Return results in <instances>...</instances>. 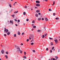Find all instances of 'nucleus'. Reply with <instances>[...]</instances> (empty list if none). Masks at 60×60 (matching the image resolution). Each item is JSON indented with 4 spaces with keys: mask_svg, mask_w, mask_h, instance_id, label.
Here are the masks:
<instances>
[{
    "mask_svg": "<svg viewBox=\"0 0 60 60\" xmlns=\"http://www.w3.org/2000/svg\"><path fill=\"white\" fill-rule=\"evenodd\" d=\"M31 37H30V36L29 37V39H30V40H31V39H32V38H31Z\"/></svg>",
    "mask_w": 60,
    "mask_h": 60,
    "instance_id": "79ce46f5",
    "label": "nucleus"
},
{
    "mask_svg": "<svg viewBox=\"0 0 60 60\" xmlns=\"http://www.w3.org/2000/svg\"><path fill=\"white\" fill-rule=\"evenodd\" d=\"M18 12V11H17L14 12V13H17Z\"/></svg>",
    "mask_w": 60,
    "mask_h": 60,
    "instance_id": "f8f14e48",
    "label": "nucleus"
},
{
    "mask_svg": "<svg viewBox=\"0 0 60 60\" xmlns=\"http://www.w3.org/2000/svg\"><path fill=\"white\" fill-rule=\"evenodd\" d=\"M24 34H25V33H24V32L22 33V35H24Z\"/></svg>",
    "mask_w": 60,
    "mask_h": 60,
    "instance_id": "b1692460",
    "label": "nucleus"
},
{
    "mask_svg": "<svg viewBox=\"0 0 60 60\" xmlns=\"http://www.w3.org/2000/svg\"><path fill=\"white\" fill-rule=\"evenodd\" d=\"M37 31L38 32H41V30H37Z\"/></svg>",
    "mask_w": 60,
    "mask_h": 60,
    "instance_id": "c85d7f7f",
    "label": "nucleus"
},
{
    "mask_svg": "<svg viewBox=\"0 0 60 60\" xmlns=\"http://www.w3.org/2000/svg\"><path fill=\"white\" fill-rule=\"evenodd\" d=\"M41 18H39L38 19V20L39 21V20H41Z\"/></svg>",
    "mask_w": 60,
    "mask_h": 60,
    "instance_id": "412c9836",
    "label": "nucleus"
},
{
    "mask_svg": "<svg viewBox=\"0 0 60 60\" xmlns=\"http://www.w3.org/2000/svg\"><path fill=\"white\" fill-rule=\"evenodd\" d=\"M9 5L11 8V4H9Z\"/></svg>",
    "mask_w": 60,
    "mask_h": 60,
    "instance_id": "f3484780",
    "label": "nucleus"
},
{
    "mask_svg": "<svg viewBox=\"0 0 60 60\" xmlns=\"http://www.w3.org/2000/svg\"><path fill=\"white\" fill-rule=\"evenodd\" d=\"M30 37L32 38H34V36L33 35H31L30 36Z\"/></svg>",
    "mask_w": 60,
    "mask_h": 60,
    "instance_id": "423d86ee",
    "label": "nucleus"
},
{
    "mask_svg": "<svg viewBox=\"0 0 60 60\" xmlns=\"http://www.w3.org/2000/svg\"><path fill=\"white\" fill-rule=\"evenodd\" d=\"M5 56L6 57V58H7V59H8V56H7L5 55Z\"/></svg>",
    "mask_w": 60,
    "mask_h": 60,
    "instance_id": "393cba45",
    "label": "nucleus"
},
{
    "mask_svg": "<svg viewBox=\"0 0 60 60\" xmlns=\"http://www.w3.org/2000/svg\"><path fill=\"white\" fill-rule=\"evenodd\" d=\"M11 16H12V17H13V18H14V16H15V15H12Z\"/></svg>",
    "mask_w": 60,
    "mask_h": 60,
    "instance_id": "5701e85b",
    "label": "nucleus"
},
{
    "mask_svg": "<svg viewBox=\"0 0 60 60\" xmlns=\"http://www.w3.org/2000/svg\"><path fill=\"white\" fill-rule=\"evenodd\" d=\"M36 27V26H33V28H35Z\"/></svg>",
    "mask_w": 60,
    "mask_h": 60,
    "instance_id": "a211bd4d",
    "label": "nucleus"
},
{
    "mask_svg": "<svg viewBox=\"0 0 60 60\" xmlns=\"http://www.w3.org/2000/svg\"><path fill=\"white\" fill-rule=\"evenodd\" d=\"M15 48H16V47H17V46H16V45H15Z\"/></svg>",
    "mask_w": 60,
    "mask_h": 60,
    "instance_id": "69168bd1",
    "label": "nucleus"
},
{
    "mask_svg": "<svg viewBox=\"0 0 60 60\" xmlns=\"http://www.w3.org/2000/svg\"><path fill=\"white\" fill-rule=\"evenodd\" d=\"M14 37H16V34H14Z\"/></svg>",
    "mask_w": 60,
    "mask_h": 60,
    "instance_id": "4be33fe9",
    "label": "nucleus"
},
{
    "mask_svg": "<svg viewBox=\"0 0 60 60\" xmlns=\"http://www.w3.org/2000/svg\"><path fill=\"white\" fill-rule=\"evenodd\" d=\"M51 45H53V43H52V42H51L50 43Z\"/></svg>",
    "mask_w": 60,
    "mask_h": 60,
    "instance_id": "bb28decb",
    "label": "nucleus"
},
{
    "mask_svg": "<svg viewBox=\"0 0 60 60\" xmlns=\"http://www.w3.org/2000/svg\"><path fill=\"white\" fill-rule=\"evenodd\" d=\"M53 4H55V1H53Z\"/></svg>",
    "mask_w": 60,
    "mask_h": 60,
    "instance_id": "603ef678",
    "label": "nucleus"
},
{
    "mask_svg": "<svg viewBox=\"0 0 60 60\" xmlns=\"http://www.w3.org/2000/svg\"><path fill=\"white\" fill-rule=\"evenodd\" d=\"M40 11L39 10H38L36 11V12H37L38 13L39 12H40Z\"/></svg>",
    "mask_w": 60,
    "mask_h": 60,
    "instance_id": "9d476101",
    "label": "nucleus"
},
{
    "mask_svg": "<svg viewBox=\"0 0 60 60\" xmlns=\"http://www.w3.org/2000/svg\"><path fill=\"white\" fill-rule=\"evenodd\" d=\"M33 51L34 53H35V50H33Z\"/></svg>",
    "mask_w": 60,
    "mask_h": 60,
    "instance_id": "c03bdc74",
    "label": "nucleus"
},
{
    "mask_svg": "<svg viewBox=\"0 0 60 60\" xmlns=\"http://www.w3.org/2000/svg\"><path fill=\"white\" fill-rule=\"evenodd\" d=\"M14 20H15V21H16V22H17V19H15Z\"/></svg>",
    "mask_w": 60,
    "mask_h": 60,
    "instance_id": "de8ad7c7",
    "label": "nucleus"
},
{
    "mask_svg": "<svg viewBox=\"0 0 60 60\" xmlns=\"http://www.w3.org/2000/svg\"><path fill=\"white\" fill-rule=\"evenodd\" d=\"M1 53L3 54H4V50H2L1 51Z\"/></svg>",
    "mask_w": 60,
    "mask_h": 60,
    "instance_id": "f03ea898",
    "label": "nucleus"
},
{
    "mask_svg": "<svg viewBox=\"0 0 60 60\" xmlns=\"http://www.w3.org/2000/svg\"><path fill=\"white\" fill-rule=\"evenodd\" d=\"M24 55H26V52H24Z\"/></svg>",
    "mask_w": 60,
    "mask_h": 60,
    "instance_id": "58836bf2",
    "label": "nucleus"
},
{
    "mask_svg": "<svg viewBox=\"0 0 60 60\" xmlns=\"http://www.w3.org/2000/svg\"><path fill=\"white\" fill-rule=\"evenodd\" d=\"M55 19H56V20H58V19H59V18H58L57 17L55 18Z\"/></svg>",
    "mask_w": 60,
    "mask_h": 60,
    "instance_id": "4468645a",
    "label": "nucleus"
},
{
    "mask_svg": "<svg viewBox=\"0 0 60 60\" xmlns=\"http://www.w3.org/2000/svg\"><path fill=\"white\" fill-rule=\"evenodd\" d=\"M53 16H55L56 15V13H53Z\"/></svg>",
    "mask_w": 60,
    "mask_h": 60,
    "instance_id": "c756f323",
    "label": "nucleus"
},
{
    "mask_svg": "<svg viewBox=\"0 0 60 60\" xmlns=\"http://www.w3.org/2000/svg\"><path fill=\"white\" fill-rule=\"evenodd\" d=\"M54 41H55L56 43H57L58 42V41L57 40V39L56 40H54Z\"/></svg>",
    "mask_w": 60,
    "mask_h": 60,
    "instance_id": "20e7f679",
    "label": "nucleus"
},
{
    "mask_svg": "<svg viewBox=\"0 0 60 60\" xmlns=\"http://www.w3.org/2000/svg\"><path fill=\"white\" fill-rule=\"evenodd\" d=\"M29 41V39H27L26 41L27 42H28V41Z\"/></svg>",
    "mask_w": 60,
    "mask_h": 60,
    "instance_id": "ea45409f",
    "label": "nucleus"
},
{
    "mask_svg": "<svg viewBox=\"0 0 60 60\" xmlns=\"http://www.w3.org/2000/svg\"><path fill=\"white\" fill-rule=\"evenodd\" d=\"M31 10H32H32H33V8H31Z\"/></svg>",
    "mask_w": 60,
    "mask_h": 60,
    "instance_id": "0e129e2a",
    "label": "nucleus"
},
{
    "mask_svg": "<svg viewBox=\"0 0 60 60\" xmlns=\"http://www.w3.org/2000/svg\"><path fill=\"white\" fill-rule=\"evenodd\" d=\"M51 11H52V10L51 9Z\"/></svg>",
    "mask_w": 60,
    "mask_h": 60,
    "instance_id": "774afa93",
    "label": "nucleus"
},
{
    "mask_svg": "<svg viewBox=\"0 0 60 60\" xmlns=\"http://www.w3.org/2000/svg\"><path fill=\"white\" fill-rule=\"evenodd\" d=\"M18 35H20V32H19L18 33Z\"/></svg>",
    "mask_w": 60,
    "mask_h": 60,
    "instance_id": "a878e982",
    "label": "nucleus"
},
{
    "mask_svg": "<svg viewBox=\"0 0 60 60\" xmlns=\"http://www.w3.org/2000/svg\"><path fill=\"white\" fill-rule=\"evenodd\" d=\"M10 23H12V24H13V21H11V20L10 21Z\"/></svg>",
    "mask_w": 60,
    "mask_h": 60,
    "instance_id": "ddd939ff",
    "label": "nucleus"
},
{
    "mask_svg": "<svg viewBox=\"0 0 60 60\" xmlns=\"http://www.w3.org/2000/svg\"><path fill=\"white\" fill-rule=\"evenodd\" d=\"M4 31L5 32H6V33H7V32H8V30L6 29L5 28H4Z\"/></svg>",
    "mask_w": 60,
    "mask_h": 60,
    "instance_id": "f257e3e1",
    "label": "nucleus"
},
{
    "mask_svg": "<svg viewBox=\"0 0 60 60\" xmlns=\"http://www.w3.org/2000/svg\"><path fill=\"white\" fill-rule=\"evenodd\" d=\"M23 14L24 15H26V13L25 12H24L23 13Z\"/></svg>",
    "mask_w": 60,
    "mask_h": 60,
    "instance_id": "1a4fd4ad",
    "label": "nucleus"
},
{
    "mask_svg": "<svg viewBox=\"0 0 60 60\" xmlns=\"http://www.w3.org/2000/svg\"><path fill=\"white\" fill-rule=\"evenodd\" d=\"M24 8H27V6H26V5H25V6L24 7Z\"/></svg>",
    "mask_w": 60,
    "mask_h": 60,
    "instance_id": "2f4dec72",
    "label": "nucleus"
},
{
    "mask_svg": "<svg viewBox=\"0 0 60 60\" xmlns=\"http://www.w3.org/2000/svg\"><path fill=\"white\" fill-rule=\"evenodd\" d=\"M47 34H46L45 35V36H46L47 35Z\"/></svg>",
    "mask_w": 60,
    "mask_h": 60,
    "instance_id": "4d7b16f0",
    "label": "nucleus"
},
{
    "mask_svg": "<svg viewBox=\"0 0 60 60\" xmlns=\"http://www.w3.org/2000/svg\"><path fill=\"white\" fill-rule=\"evenodd\" d=\"M55 57L56 59H58V57L57 56H56Z\"/></svg>",
    "mask_w": 60,
    "mask_h": 60,
    "instance_id": "cd10ccee",
    "label": "nucleus"
},
{
    "mask_svg": "<svg viewBox=\"0 0 60 60\" xmlns=\"http://www.w3.org/2000/svg\"><path fill=\"white\" fill-rule=\"evenodd\" d=\"M54 47H53L52 48V50H53V49H54Z\"/></svg>",
    "mask_w": 60,
    "mask_h": 60,
    "instance_id": "473e14b6",
    "label": "nucleus"
},
{
    "mask_svg": "<svg viewBox=\"0 0 60 60\" xmlns=\"http://www.w3.org/2000/svg\"><path fill=\"white\" fill-rule=\"evenodd\" d=\"M10 34V32H8L7 33V34L8 35H9Z\"/></svg>",
    "mask_w": 60,
    "mask_h": 60,
    "instance_id": "2eb2a0df",
    "label": "nucleus"
},
{
    "mask_svg": "<svg viewBox=\"0 0 60 60\" xmlns=\"http://www.w3.org/2000/svg\"><path fill=\"white\" fill-rule=\"evenodd\" d=\"M45 1H46V2H47L48 1V0H45Z\"/></svg>",
    "mask_w": 60,
    "mask_h": 60,
    "instance_id": "13d9d810",
    "label": "nucleus"
},
{
    "mask_svg": "<svg viewBox=\"0 0 60 60\" xmlns=\"http://www.w3.org/2000/svg\"><path fill=\"white\" fill-rule=\"evenodd\" d=\"M20 22V20H18L17 22Z\"/></svg>",
    "mask_w": 60,
    "mask_h": 60,
    "instance_id": "e433bc0d",
    "label": "nucleus"
},
{
    "mask_svg": "<svg viewBox=\"0 0 60 60\" xmlns=\"http://www.w3.org/2000/svg\"><path fill=\"white\" fill-rule=\"evenodd\" d=\"M42 38H44V35H43L42 36Z\"/></svg>",
    "mask_w": 60,
    "mask_h": 60,
    "instance_id": "6ab92c4d",
    "label": "nucleus"
},
{
    "mask_svg": "<svg viewBox=\"0 0 60 60\" xmlns=\"http://www.w3.org/2000/svg\"><path fill=\"white\" fill-rule=\"evenodd\" d=\"M49 39L50 40H53V38H49Z\"/></svg>",
    "mask_w": 60,
    "mask_h": 60,
    "instance_id": "c9c22d12",
    "label": "nucleus"
},
{
    "mask_svg": "<svg viewBox=\"0 0 60 60\" xmlns=\"http://www.w3.org/2000/svg\"><path fill=\"white\" fill-rule=\"evenodd\" d=\"M15 25L16 26H18V24H15Z\"/></svg>",
    "mask_w": 60,
    "mask_h": 60,
    "instance_id": "3c124183",
    "label": "nucleus"
},
{
    "mask_svg": "<svg viewBox=\"0 0 60 60\" xmlns=\"http://www.w3.org/2000/svg\"><path fill=\"white\" fill-rule=\"evenodd\" d=\"M44 18H43L42 19V20H44Z\"/></svg>",
    "mask_w": 60,
    "mask_h": 60,
    "instance_id": "8fccbe9b",
    "label": "nucleus"
},
{
    "mask_svg": "<svg viewBox=\"0 0 60 60\" xmlns=\"http://www.w3.org/2000/svg\"><path fill=\"white\" fill-rule=\"evenodd\" d=\"M23 24H24V25H25V23H24Z\"/></svg>",
    "mask_w": 60,
    "mask_h": 60,
    "instance_id": "338daca9",
    "label": "nucleus"
},
{
    "mask_svg": "<svg viewBox=\"0 0 60 60\" xmlns=\"http://www.w3.org/2000/svg\"><path fill=\"white\" fill-rule=\"evenodd\" d=\"M36 6H38V7H39L40 6V4H36Z\"/></svg>",
    "mask_w": 60,
    "mask_h": 60,
    "instance_id": "7ed1b4c3",
    "label": "nucleus"
},
{
    "mask_svg": "<svg viewBox=\"0 0 60 60\" xmlns=\"http://www.w3.org/2000/svg\"><path fill=\"white\" fill-rule=\"evenodd\" d=\"M34 44V43L33 42L31 43V45H33Z\"/></svg>",
    "mask_w": 60,
    "mask_h": 60,
    "instance_id": "37998d69",
    "label": "nucleus"
},
{
    "mask_svg": "<svg viewBox=\"0 0 60 60\" xmlns=\"http://www.w3.org/2000/svg\"><path fill=\"white\" fill-rule=\"evenodd\" d=\"M49 11H51V9H49Z\"/></svg>",
    "mask_w": 60,
    "mask_h": 60,
    "instance_id": "864d4df0",
    "label": "nucleus"
},
{
    "mask_svg": "<svg viewBox=\"0 0 60 60\" xmlns=\"http://www.w3.org/2000/svg\"><path fill=\"white\" fill-rule=\"evenodd\" d=\"M32 26H34V24H32Z\"/></svg>",
    "mask_w": 60,
    "mask_h": 60,
    "instance_id": "a18cd8bd",
    "label": "nucleus"
},
{
    "mask_svg": "<svg viewBox=\"0 0 60 60\" xmlns=\"http://www.w3.org/2000/svg\"><path fill=\"white\" fill-rule=\"evenodd\" d=\"M45 20L46 21H48V19L47 18H45Z\"/></svg>",
    "mask_w": 60,
    "mask_h": 60,
    "instance_id": "0eeeda50",
    "label": "nucleus"
},
{
    "mask_svg": "<svg viewBox=\"0 0 60 60\" xmlns=\"http://www.w3.org/2000/svg\"><path fill=\"white\" fill-rule=\"evenodd\" d=\"M32 23H35L34 21V20H33V21L32 22Z\"/></svg>",
    "mask_w": 60,
    "mask_h": 60,
    "instance_id": "7c9ffc66",
    "label": "nucleus"
},
{
    "mask_svg": "<svg viewBox=\"0 0 60 60\" xmlns=\"http://www.w3.org/2000/svg\"><path fill=\"white\" fill-rule=\"evenodd\" d=\"M19 51L20 52V53L21 54H22V51H21V50H19Z\"/></svg>",
    "mask_w": 60,
    "mask_h": 60,
    "instance_id": "6e6552de",
    "label": "nucleus"
},
{
    "mask_svg": "<svg viewBox=\"0 0 60 60\" xmlns=\"http://www.w3.org/2000/svg\"><path fill=\"white\" fill-rule=\"evenodd\" d=\"M35 16L36 17H38L39 16V15L37 14H36L35 15Z\"/></svg>",
    "mask_w": 60,
    "mask_h": 60,
    "instance_id": "9b49d317",
    "label": "nucleus"
},
{
    "mask_svg": "<svg viewBox=\"0 0 60 60\" xmlns=\"http://www.w3.org/2000/svg\"><path fill=\"white\" fill-rule=\"evenodd\" d=\"M48 48H47L46 49V50H47V51H48Z\"/></svg>",
    "mask_w": 60,
    "mask_h": 60,
    "instance_id": "09e8293b",
    "label": "nucleus"
},
{
    "mask_svg": "<svg viewBox=\"0 0 60 60\" xmlns=\"http://www.w3.org/2000/svg\"><path fill=\"white\" fill-rule=\"evenodd\" d=\"M41 14V13H38V15H40Z\"/></svg>",
    "mask_w": 60,
    "mask_h": 60,
    "instance_id": "6e6d98bb",
    "label": "nucleus"
},
{
    "mask_svg": "<svg viewBox=\"0 0 60 60\" xmlns=\"http://www.w3.org/2000/svg\"><path fill=\"white\" fill-rule=\"evenodd\" d=\"M50 53H52V50H50Z\"/></svg>",
    "mask_w": 60,
    "mask_h": 60,
    "instance_id": "4c0bfd02",
    "label": "nucleus"
},
{
    "mask_svg": "<svg viewBox=\"0 0 60 60\" xmlns=\"http://www.w3.org/2000/svg\"><path fill=\"white\" fill-rule=\"evenodd\" d=\"M32 40L33 41H34V38H32Z\"/></svg>",
    "mask_w": 60,
    "mask_h": 60,
    "instance_id": "5fc2aeb1",
    "label": "nucleus"
},
{
    "mask_svg": "<svg viewBox=\"0 0 60 60\" xmlns=\"http://www.w3.org/2000/svg\"><path fill=\"white\" fill-rule=\"evenodd\" d=\"M53 60H57V59H55L54 58H53L52 59Z\"/></svg>",
    "mask_w": 60,
    "mask_h": 60,
    "instance_id": "72a5a7b5",
    "label": "nucleus"
},
{
    "mask_svg": "<svg viewBox=\"0 0 60 60\" xmlns=\"http://www.w3.org/2000/svg\"><path fill=\"white\" fill-rule=\"evenodd\" d=\"M35 8H37V7H35Z\"/></svg>",
    "mask_w": 60,
    "mask_h": 60,
    "instance_id": "bf43d9fd",
    "label": "nucleus"
},
{
    "mask_svg": "<svg viewBox=\"0 0 60 60\" xmlns=\"http://www.w3.org/2000/svg\"><path fill=\"white\" fill-rule=\"evenodd\" d=\"M17 49H19V50H20V48H19V47H17Z\"/></svg>",
    "mask_w": 60,
    "mask_h": 60,
    "instance_id": "dca6fc26",
    "label": "nucleus"
},
{
    "mask_svg": "<svg viewBox=\"0 0 60 60\" xmlns=\"http://www.w3.org/2000/svg\"><path fill=\"white\" fill-rule=\"evenodd\" d=\"M6 54H8V52H6Z\"/></svg>",
    "mask_w": 60,
    "mask_h": 60,
    "instance_id": "f704fd0d",
    "label": "nucleus"
},
{
    "mask_svg": "<svg viewBox=\"0 0 60 60\" xmlns=\"http://www.w3.org/2000/svg\"><path fill=\"white\" fill-rule=\"evenodd\" d=\"M23 45V44H22L21 45Z\"/></svg>",
    "mask_w": 60,
    "mask_h": 60,
    "instance_id": "052dcab7",
    "label": "nucleus"
},
{
    "mask_svg": "<svg viewBox=\"0 0 60 60\" xmlns=\"http://www.w3.org/2000/svg\"><path fill=\"white\" fill-rule=\"evenodd\" d=\"M44 29H46V28L45 27H44Z\"/></svg>",
    "mask_w": 60,
    "mask_h": 60,
    "instance_id": "680f3d73",
    "label": "nucleus"
},
{
    "mask_svg": "<svg viewBox=\"0 0 60 60\" xmlns=\"http://www.w3.org/2000/svg\"><path fill=\"white\" fill-rule=\"evenodd\" d=\"M32 31H33V30H34V29H32Z\"/></svg>",
    "mask_w": 60,
    "mask_h": 60,
    "instance_id": "e2e57ef3",
    "label": "nucleus"
},
{
    "mask_svg": "<svg viewBox=\"0 0 60 60\" xmlns=\"http://www.w3.org/2000/svg\"><path fill=\"white\" fill-rule=\"evenodd\" d=\"M23 58H25V59H26V56H23Z\"/></svg>",
    "mask_w": 60,
    "mask_h": 60,
    "instance_id": "aec40b11",
    "label": "nucleus"
},
{
    "mask_svg": "<svg viewBox=\"0 0 60 60\" xmlns=\"http://www.w3.org/2000/svg\"><path fill=\"white\" fill-rule=\"evenodd\" d=\"M28 20H29V19H26V21H28Z\"/></svg>",
    "mask_w": 60,
    "mask_h": 60,
    "instance_id": "a19ab883",
    "label": "nucleus"
},
{
    "mask_svg": "<svg viewBox=\"0 0 60 60\" xmlns=\"http://www.w3.org/2000/svg\"><path fill=\"white\" fill-rule=\"evenodd\" d=\"M4 36H5L6 37V34H5L4 35Z\"/></svg>",
    "mask_w": 60,
    "mask_h": 60,
    "instance_id": "49530a36",
    "label": "nucleus"
},
{
    "mask_svg": "<svg viewBox=\"0 0 60 60\" xmlns=\"http://www.w3.org/2000/svg\"><path fill=\"white\" fill-rule=\"evenodd\" d=\"M36 3H38V4H40V1H39V0L36 1Z\"/></svg>",
    "mask_w": 60,
    "mask_h": 60,
    "instance_id": "39448f33",
    "label": "nucleus"
}]
</instances>
